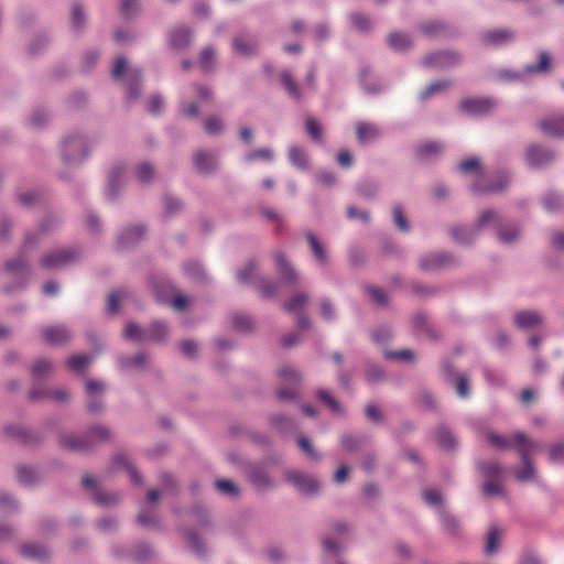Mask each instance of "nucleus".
<instances>
[{"label": "nucleus", "mask_w": 564, "mask_h": 564, "mask_svg": "<svg viewBox=\"0 0 564 564\" xmlns=\"http://www.w3.org/2000/svg\"><path fill=\"white\" fill-rule=\"evenodd\" d=\"M53 369V365L47 359H39L34 362L31 373L34 380L41 381L45 379Z\"/></svg>", "instance_id": "53"}, {"label": "nucleus", "mask_w": 564, "mask_h": 564, "mask_svg": "<svg viewBox=\"0 0 564 564\" xmlns=\"http://www.w3.org/2000/svg\"><path fill=\"white\" fill-rule=\"evenodd\" d=\"M17 478L20 484L26 487L34 486L41 481V475L37 469L24 464L17 467Z\"/></svg>", "instance_id": "34"}, {"label": "nucleus", "mask_w": 564, "mask_h": 564, "mask_svg": "<svg viewBox=\"0 0 564 564\" xmlns=\"http://www.w3.org/2000/svg\"><path fill=\"white\" fill-rule=\"evenodd\" d=\"M392 215H393V223L400 231L409 232L411 230L410 223L404 215L403 207L401 204H395L393 206Z\"/></svg>", "instance_id": "60"}, {"label": "nucleus", "mask_w": 564, "mask_h": 564, "mask_svg": "<svg viewBox=\"0 0 564 564\" xmlns=\"http://www.w3.org/2000/svg\"><path fill=\"white\" fill-rule=\"evenodd\" d=\"M3 431L7 436L14 438L24 445H37L43 440L41 434L30 431L19 424H8L4 426Z\"/></svg>", "instance_id": "21"}, {"label": "nucleus", "mask_w": 564, "mask_h": 564, "mask_svg": "<svg viewBox=\"0 0 564 564\" xmlns=\"http://www.w3.org/2000/svg\"><path fill=\"white\" fill-rule=\"evenodd\" d=\"M540 130L549 137L564 138V115L551 116L539 122Z\"/></svg>", "instance_id": "26"}, {"label": "nucleus", "mask_w": 564, "mask_h": 564, "mask_svg": "<svg viewBox=\"0 0 564 564\" xmlns=\"http://www.w3.org/2000/svg\"><path fill=\"white\" fill-rule=\"evenodd\" d=\"M90 153L89 139L79 131L65 134L61 141V156L65 165L78 166Z\"/></svg>", "instance_id": "4"}, {"label": "nucleus", "mask_w": 564, "mask_h": 564, "mask_svg": "<svg viewBox=\"0 0 564 564\" xmlns=\"http://www.w3.org/2000/svg\"><path fill=\"white\" fill-rule=\"evenodd\" d=\"M52 119V111L44 106H39L32 109L29 117V124L33 129L44 128Z\"/></svg>", "instance_id": "36"}, {"label": "nucleus", "mask_w": 564, "mask_h": 564, "mask_svg": "<svg viewBox=\"0 0 564 564\" xmlns=\"http://www.w3.org/2000/svg\"><path fill=\"white\" fill-rule=\"evenodd\" d=\"M387 41L389 46L397 52H403L412 45L410 36L403 32H392Z\"/></svg>", "instance_id": "48"}, {"label": "nucleus", "mask_w": 564, "mask_h": 564, "mask_svg": "<svg viewBox=\"0 0 564 564\" xmlns=\"http://www.w3.org/2000/svg\"><path fill=\"white\" fill-rule=\"evenodd\" d=\"M478 226L492 228L497 240L503 246H513L521 239L522 230L519 223L494 208L479 215Z\"/></svg>", "instance_id": "2"}, {"label": "nucleus", "mask_w": 564, "mask_h": 564, "mask_svg": "<svg viewBox=\"0 0 564 564\" xmlns=\"http://www.w3.org/2000/svg\"><path fill=\"white\" fill-rule=\"evenodd\" d=\"M273 159H274V153L270 148H261V149H257V150H252V151L248 152L245 155L243 161L246 163H252L257 160L271 162V161H273Z\"/></svg>", "instance_id": "59"}, {"label": "nucleus", "mask_w": 564, "mask_h": 564, "mask_svg": "<svg viewBox=\"0 0 564 564\" xmlns=\"http://www.w3.org/2000/svg\"><path fill=\"white\" fill-rule=\"evenodd\" d=\"M106 391V383L99 380H88L86 382V409L89 413L98 414L104 411L105 402L102 394Z\"/></svg>", "instance_id": "12"}, {"label": "nucleus", "mask_w": 564, "mask_h": 564, "mask_svg": "<svg viewBox=\"0 0 564 564\" xmlns=\"http://www.w3.org/2000/svg\"><path fill=\"white\" fill-rule=\"evenodd\" d=\"M147 364V355L144 352H138L134 356L122 355L118 357V366L121 370L130 368L142 369Z\"/></svg>", "instance_id": "44"}, {"label": "nucleus", "mask_w": 564, "mask_h": 564, "mask_svg": "<svg viewBox=\"0 0 564 564\" xmlns=\"http://www.w3.org/2000/svg\"><path fill=\"white\" fill-rule=\"evenodd\" d=\"M94 356L90 355H75L67 360L69 369L76 372H83L91 362Z\"/></svg>", "instance_id": "63"}, {"label": "nucleus", "mask_w": 564, "mask_h": 564, "mask_svg": "<svg viewBox=\"0 0 564 564\" xmlns=\"http://www.w3.org/2000/svg\"><path fill=\"white\" fill-rule=\"evenodd\" d=\"M147 341L161 343L166 337L169 329L165 323L158 321L145 327Z\"/></svg>", "instance_id": "46"}, {"label": "nucleus", "mask_w": 564, "mask_h": 564, "mask_svg": "<svg viewBox=\"0 0 564 564\" xmlns=\"http://www.w3.org/2000/svg\"><path fill=\"white\" fill-rule=\"evenodd\" d=\"M126 175V165L123 163L115 164L107 177V186L105 195L108 199L115 200L119 197L123 187V180Z\"/></svg>", "instance_id": "16"}, {"label": "nucleus", "mask_w": 564, "mask_h": 564, "mask_svg": "<svg viewBox=\"0 0 564 564\" xmlns=\"http://www.w3.org/2000/svg\"><path fill=\"white\" fill-rule=\"evenodd\" d=\"M62 219L57 215H47L36 231H29L25 234L23 245L21 246L18 256L6 262L4 270L12 281L3 285L2 290L7 294L24 290L32 275L31 265L26 259V251L32 248L42 235H45L56 229Z\"/></svg>", "instance_id": "1"}, {"label": "nucleus", "mask_w": 564, "mask_h": 564, "mask_svg": "<svg viewBox=\"0 0 564 564\" xmlns=\"http://www.w3.org/2000/svg\"><path fill=\"white\" fill-rule=\"evenodd\" d=\"M289 161L290 163L302 171H306L310 167L308 156L306 152L296 145H291L289 149Z\"/></svg>", "instance_id": "41"}, {"label": "nucleus", "mask_w": 564, "mask_h": 564, "mask_svg": "<svg viewBox=\"0 0 564 564\" xmlns=\"http://www.w3.org/2000/svg\"><path fill=\"white\" fill-rule=\"evenodd\" d=\"M19 510V503L15 500V498L8 494V492H1L0 494V514L9 516L18 512Z\"/></svg>", "instance_id": "56"}, {"label": "nucleus", "mask_w": 564, "mask_h": 564, "mask_svg": "<svg viewBox=\"0 0 564 564\" xmlns=\"http://www.w3.org/2000/svg\"><path fill=\"white\" fill-rule=\"evenodd\" d=\"M145 226L138 224L123 228L118 235V245L121 248H129L138 243L145 235Z\"/></svg>", "instance_id": "24"}, {"label": "nucleus", "mask_w": 564, "mask_h": 564, "mask_svg": "<svg viewBox=\"0 0 564 564\" xmlns=\"http://www.w3.org/2000/svg\"><path fill=\"white\" fill-rule=\"evenodd\" d=\"M549 459L552 464L564 465V442L552 444L549 447Z\"/></svg>", "instance_id": "64"}, {"label": "nucleus", "mask_w": 564, "mask_h": 564, "mask_svg": "<svg viewBox=\"0 0 564 564\" xmlns=\"http://www.w3.org/2000/svg\"><path fill=\"white\" fill-rule=\"evenodd\" d=\"M438 522L444 532L447 534L458 538L462 533V528L459 521L451 514L445 508H440L436 510Z\"/></svg>", "instance_id": "31"}, {"label": "nucleus", "mask_w": 564, "mask_h": 564, "mask_svg": "<svg viewBox=\"0 0 564 564\" xmlns=\"http://www.w3.org/2000/svg\"><path fill=\"white\" fill-rule=\"evenodd\" d=\"M70 19H72V26L74 30L80 31L85 26L86 14H85V11L80 3L75 2L72 6Z\"/></svg>", "instance_id": "61"}, {"label": "nucleus", "mask_w": 564, "mask_h": 564, "mask_svg": "<svg viewBox=\"0 0 564 564\" xmlns=\"http://www.w3.org/2000/svg\"><path fill=\"white\" fill-rule=\"evenodd\" d=\"M442 370L446 380L455 384L456 393L460 399H467L470 395V381L466 375L456 371L455 367L444 361Z\"/></svg>", "instance_id": "15"}, {"label": "nucleus", "mask_w": 564, "mask_h": 564, "mask_svg": "<svg viewBox=\"0 0 564 564\" xmlns=\"http://www.w3.org/2000/svg\"><path fill=\"white\" fill-rule=\"evenodd\" d=\"M477 467L482 476L488 480L499 477L505 471V469L495 460L478 462Z\"/></svg>", "instance_id": "50"}, {"label": "nucleus", "mask_w": 564, "mask_h": 564, "mask_svg": "<svg viewBox=\"0 0 564 564\" xmlns=\"http://www.w3.org/2000/svg\"><path fill=\"white\" fill-rule=\"evenodd\" d=\"M111 437V431L101 424L91 425L85 434H64L59 437L61 445L72 452L88 453L98 444Z\"/></svg>", "instance_id": "3"}, {"label": "nucleus", "mask_w": 564, "mask_h": 564, "mask_svg": "<svg viewBox=\"0 0 564 564\" xmlns=\"http://www.w3.org/2000/svg\"><path fill=\"white\" fill-rule=\"evenodd\" d=\"M513 39L514 32L505 29L488 31L484 34V41L495 46L505 45Z\"/></svg>", "instance_id": "38"}, {"label": "nucleus", "mask_w": 564, "mask_h": 564, "mask_svg": "<svg viewBox=\"0 0 564 564\" xmlns=\"http://www.w3.org/2000/svg\"><path fill=\"white\" fill-rule=\"evenodd\" d=\"M518 452L521 456L522 468L516 471V477L520 481H528L534 477V468L529 457V451L527 448H518Z\"/></svg>", "instance_id": "39"}, {"label": "nucleus", "mask_w": 564, "mask_h": 564, "mask_svg": "<svg viewBox=\"0 0 564 564\" xmlns=\"http://www.w3.org/2000/svg\"><path fill=\"white\" fill-rule=\"evenodd\" d=\"M184 273L195 281H204L206 275L203 265L198 261H187L183 264Z\"/></svg>", "instance_id": "55"}, {"label": "nucleus", "mask_w": 564, "mask_h": 564, "mask_svg": "<svg viewBox=\"0 0 564 564\" xmlns=\"http://www.w3.org/2000/svg\"><path fill=\"white\" fill-rule=\"evenodd\" d=\"M462 57L453 51H438L426 55L422 64L426 67L448 68L459 64Z\"/></svg>", "instance_id": "18"}, {"label": "nucleus", "mask_w": 564, "mask_h": 564, "mask_svg": "<svg viewBox=\"0 0 564 564\" xmlns=\"http://www.w3.org/2000/svg\"><path fill=\"white\" fill-rule=\"evenodd\" d=\"M306 240L308 242L310 249L315 258V260L324 265L327 262V252L323 243L317 239V237L308 231L306 232Z\"/></svg>", "instance_id": "42"}, {"label": "nucleus", "mask_w": 564, "mask_h": 564, "mask_svg": "<svg viewBox=\"0 0 564 564\" xmlns=\"http://www.w3.org/2000/svg\"><path fill=\"white\" fill-rule=\"evenodd\" d=\"M270 423L275 429L280 430L283 433H289L295 429L294 421L282 413H275L270 416Z\"/></svg>", "instance_id": "52"}, {"label": "nucleus", "mask_w": 564, "mask_h": 564, "mask_svg": "<svg viewBox=\"0 0 564 564\" xmlns=\"http://www.w3.org/2000/svg\"><path fill=\"white\" fill-rule=\"evenodd\" d=\"M350 28L359 32H368L372 28L369 17L361 12H351L348 17Z\"/></svg>", "instance_id": "51"}, {"label": "nucleus", "mask_w": 564, "mask_h": 564, "mask_svg": "<svg viewBox=\"0 0 564 564\" xmlns=\"http://www.w3.org/2000/svg\"><path fill=\"white\" fill-rule=\"evenodd\" d=\"M513 322L521 329H529L543 323V317L538 311H519L514 314Z\"/></svg>", "instance_id": "32"}, {"label": "nucleus", "mask_w": 564, "mask_h": 564, "mask_svg": "<svg viewBox=\"0 0 564 564\" xmlns=\"http://www.w3.org/2000/svg\"><path fill=\"white\" fill-rule=\"evenodd\" d=\"M542 206L547 213H557L564 207V197L553 191L546 192L542 198Z\"/></svg>", "instance_id": "40"}, {"label": "nucleus", "mask_w": 564, "mask_h": 564, "mask_svg": "<svg viewBox=\"0 0 564 564\" xmlns=\"http://www.w3.org/2000/svg\"><path fill=\"white\" fill-rule=\"evenodd\" d=\"M509 181V173L507 171H499L492 176L490 182H487L486 176H480L479 180L473 183L471 189L478 194L500 192L508 186Z\"/></svg>", "instance_id": "14"}, {"label": "nucleus", "mask_w": 564, "mask_h": 564, "mask_svg": "<svg viewBox=\"0 0 564 564\" xmlns=\"http://www.w3.org/2000/svg\"><path fill=\"white\" fill-rule=\"evenodd\" d=\"M124 337L137 343L147 341L145 327H142L135 323H128L124 328Z\"/></svg>", "instance_id": "58"}, {"label": "nucleus", "mask_w": 564, "mask_h": 564, "mask_svg": "<svg viewBox=\"0 0 564 564\" xmlns=\"http://www.w3.org/2000/svg\"><path fill=\"white\" fill-rule=\"evenodd\" d=\"M154 166L149 162H141L135 167V176L141 184H149L154 178Z\"/></svg>", "instance_id": "57"}, {"label": "nucleus", "mask_w": 564, "mask_h": 564, "mask_svg": "<svg viewBox=\"0 0 564 564\" xmlns=\"http://www.w3.org/2000/svg\"><path fill=\"white\" fill-rule=\"evenodd\" d=\"M380 185L375 180H364L358 183L356 191L357 194L367 200H372L377 197Z\"/></svg>", "instance_id": "45"}, {"label": "nucleus", "mask_w": 564, "mask_h": 564, "mask_svg": "<svg viewBox=\"0 0 564 564\" xmlns=\"http://www.w3.org/2000/svg\"><path fill=\"white\" fill-rule=\"evenodd\" d=\"M285 480L304 496L314 497L319 494L321 484L312 474L295 469L288 470Z\"/></svg>", "instance_id": "8"}, {"label": "nucleus", "mask_w": 564, "mask_h": 564, "mask_svg": "<svg viewBox=\"0 0 564 564\" xmlns=\"http://www.w3.org/2000/svg\"><path fill=\"white\" fill-rule=\"evenodd\" d=\"M274 260L276 271L283 282L295 283L299 280L297 272L282 252H276Z\"/></svg>", "instance_id": "28"}, {"label": "nucleus", "mask_w": 564, "mask_h": 564, "mask_svg": "<svg viewBox=\"0 0 564 564\" xmlns=\"http://www.w3.org/2000/svg\"><path fill=\"white\" fill-rule=\"evenodd\" d=\"M341 447L349 453H356L370 444V436L367 434L344 433L340 436Z\"/></svg>", "instance_id": "27"}, {"label": "nucleus", "mask_w": 564, "mask_h": 564, "mask_svg": "<svg viewBox=\"0 0 564 564\" xmlns=\"http://www.w3.org/2000/svg\"><path fill=\"white\" fill-rule=\"evenodd\" d=\"M247 477L249 481L258 490H269L274 488V481L269 475L263 464L254 463L250 464L247 468Z\"/></svg>", "instance_id": "20"}, {"label": "nucleus", "mask_w": 564, "mask_h": 564, "mask_svg": "<svg viewBox=\"0 0 564 564\" xmlns=\"http://www.w3.org/2000/svg\"><path fill=\"white\" fill-rule=\"evenodd\" d=\"M555 160V153L543 145L530 144L525 151V162L531 169H543Z\"/></svg>", "instance_id": "13"}, {"label": "nucleus", "mask_w": 564, "mask_h": 564, "mask_svg": "<svg viewBox=\"0 0 564 564\" xmlns=\"http://www.w3.org/2000/svg\"><path fill=\"white\" fill-rule=\"evenodd\" d=\"M356 134L359 143H366L380 139L382 132L375 122L359 121L356 124Z\"/></svg>", "instance_id": "30"}, {"label": "nucleus", "mask_w": 564, "mask_h": 564, "mask_svg": "<svg viewBox=\"0 0 564 564\" xmlns=\"http://www.w3.org/2000/svg\"><path fill=\"white\" fill-rule=\"evenodd\" d=\"M111 552L119 558H131L137 563H145L153 555V550L147 543H138L133 546L126 544L113 545Z\"/></svg>", "instance_id": "11"}, {"label": "nucleus", "mask_w": 564, "mask_h": 564, "mask_svg": "<svg viewBox=\"0 0 564 564\" xmlns=\"http://www.w3.org/2000/svg\"><path fill=\"white\" fill-rule=\"evenodd\" d=\"M278 377L282 386L276 391L280 401H291L299 398V388L301 386V373L291 366H282L278 369Z\"/></svg>", "instance_id": "6"}, {"label": "nucleus", "mask_w": 564, "mask_h": 564, "mask_svg": "<svg viewBox=\"0 0 564 564\" xmlns=\"http://www.w3.org/2000/svg\"><path fill=\"white\" fill-rule=\"evenodd\" d=\"M112 77L115 79H121L124 74H127V99L129 101H134L140 96L141 91V72L138 68H128L127 59L123 56H120L116 59L112 67Z\"/></svg>", "instance_id": "5"}, {"label": "nucleus", "mask_w": 564, "mask_h": 564, "mask_svg": "<svg viewBox=\"0 0 564 564\" xmlns=\"http://www.w3.org/2000/svg\"><path fill=\"white\" fill-rule=\"evenodd\" d=\"M281 84L290 98L300 102L304 99V94L300 89L297 83L294 80L292 74L289 70H283L280 75Z\"/></svg>", "instance_id": "37"}, {"label": "nucleus", "mask_w": 564, "mask_h": 564, "mask_svg": "<svg viewBox=\"0 0 564 564\" xmlns=\"http://www.w3.org/2000/svg\"><path fill=\"white\" fill-rule=\"evenodd\" d=\"M192 39L193 31L185 25H180L171 31L169 44L175 50H183L191 44Z\"/></svg>", "instance_id": "29"}, {"label": "nucleus", "mask_w": 564, "mask_h": 564, "mask_svg": "<svg viewBox=\"0 0 564 564\" xmlns=\"http://www.w3.org/2000/svg\"><path fill=\"white\" fill-rule=\"evenodd\" d=\"M485 228L486 227L478 226V219H477L476 223L471 226H465V225L455 226V227L451 228L449 232H451L452 238L456 242H458L460 245H470L477 239L478 234Z\"/></svg>", "instance_id": "23"}, {"label": "nucleus", "mask_w": 564, "mask_h": 564, "mask_svg": "<svg viewBox=\"0 0 564 564\" xmlns=\"http://www.w3.org/2000/svg\"><path fill=\"white\" fill-rule=\"evenodd\" d=\"M455 263V258L446 251H438L425 254L420 260V268L424 271H437L451 267Z\"/></svg>", "instance_id": "17"}, {"label": "nucleus", "mask_w": 564, "mask_h": 564, "mask_svg": "<svg viewBox=\"0 0 564 564\" xmlns=\"http://www.w3.org/2000/svg\"><path fill=\"white\" fill-rule=\"evenodd\" d=\"M435 440L437 444L446 449L451 451L456 447V437L445 425H440L435 431Z\"/></svg>", "instance_id": "43"}, {"label": "nucleus", "mask_w": 564, "mask_h": 564, "mask_svg": "<svg viewBox=\"0 0 564 564\" xmlns=\"http://www.w3.org/2000/svg\"><path fill=\"white\" fill-rule=\"evenodd\" d=\"M538 57V63H529L522 70H500L498 74L499 78L508 82H525L532 75L546 73L550 68V55L546 52H540Z\"/></svg>", "instance_id": "7"}, {"label": "nucleus", "mask_w": 564, "mask_h": 564, "mask_svg": "<svg viewBox=\"0 0 564 564\" xmlns=\"http://www.w3.org/2000/svg\"><path fill=\"white\" fill-rule=\"evenodd\" d=\"M192 162L195 171L202 175H212L219 170V153L199 149L193 153Z\"/></svg>", "instance_id": "10"}, {"label": "nucleus", "mask_w": 564, "mask_h": 564, "mask_svg": "<svg viewBox=\"0 0 564 564\" xmlns=\"http://www.w3.org/2000/svg\"><path fill=\"white\" fill-rule=\"evenodd\" d=\"M232 50L239 55L251 57L259 52V39L252 33H240L232 39Z\"/></svg>", "instance_id": "19"}, {"label": "nucleus", "mask_w": 564, "mask_h": 564, "mask_svg": "<svg viewBox=\"0 0 564 564\" xmlns=\"http://www.w3.org/2000/svg\"><path fill=\"white\" fill-rule=\"evenodd\" d=\"M138 524L143 528H154L159 523L156 513L150 508H143L137 518Z\"/></svg>", "instance_id": "62"}, {"label": "nucleus", "mask_w": 564, "mask_h": 564, "mask_svg": "<svg viewBox=\"0 0 564 564\" xmlns=\"http://www.w3.org/2000/svg\"><path fill=\"white\" fill-rule=\"evenodd\" d=\"M308 302L306 293H296L284 303V310L289 313H300Z\"/></svg>", "instance_id": "54"}, {"label": "nucleus", "mask_w": 564, "mask_h": 564, "mask_svg": "<svg viewBox=\"0 0 564 564\" xmlns=\"http://www.w3.org/2000/svg\"><path fill=\"white\" fill-rule=\"evenodd\" d=\"M113 466H123L129 473L130 479L133 484L140 485L142 482V477L139 471L129 463L128 458L124 454H116L112 457Z\"/></svg>", "instance_id": "49"}, {"label": "nucleus", "mask_w": 564, "mask_h": 564, "mask_svg": "<svg viewBox=\"0 0 564 564\" xmlns=\"http://www.w3.org/2000/svg\"><path fill=\"white\" fill-rule=\"evenodd\" d=\"M417 155L424 160H431L441 156L445 151V145L440 141H426L416 148Z\"/></svg>", "instance_id": "35"}, {"label": "nucleus", "mask_w": 564, "mask_h": 564, "mask_svg": "<svg viewBox=\"0 0 564 564\" xmlns=\"http://www.w3.org/2000/svg\"><path fill=\"white\" fill-rule=\"evenodd\" d=\"M142 6L140 0H120L119 12L122 18L133 20L141 13Z\"/></svg>", "instance_id": "47"}, {"label": "nucleus", "mask_w": 564, "mask_h": 564, "mask_svg": "<svg viewBox=\"0 0 564 564\" xmlns=\"http://www.w3.org/2000/svg\"><path fill=\"white\" fill-rule=\"evenodd\" d=\"M80 258V250L75 247L54 250L41 259V265L44 269H59L74 263Z\"/></svg>", "instance_id": "9"}, {"label": "nucleus", "mask_w": 564, "mask_h": 564, "mask_svg": "<svg viewBox=\"0 0 564 564\" xmlns=\"http://www.w3.org/2000/svg\"><path fill=\"white\" fill-rule=\"evenodd\" d=\"M464 112L474 116L488 113L494 107V100L489 98H468L460 102Z\"/></svg>", "instance_id": "25"}, {"label": "nucleus", "mask_w": 564, "mask_h": 564, "mask_svg": "<svg viewBox=\"0 0 564 564\" xmlns=\"http://www.w3.org/2000/svg\"><path fill=\"white\" fill-rule=\"evenodd\" d=\"M20 553L23 557L44 563L48 560L50 554L47 549L39 543H26L20 547Z\"/></svg>", "instance_id": "33"}, {"label": "nucleus", "mask_w": 564, "mask_h": 564, "mask_svg": "<svg viewBox=\"0 0 564 564\" xmlns=\"http://www.w3.org/2000/svg\"><path fill=\"white\" fill-rule=\"evenodd\" d=\"M43 339L50 345H64L68 343L72 337V330L64 324L44 326L41 328Z\"/></svg>", "instance_id": "22"}]
</instances>
